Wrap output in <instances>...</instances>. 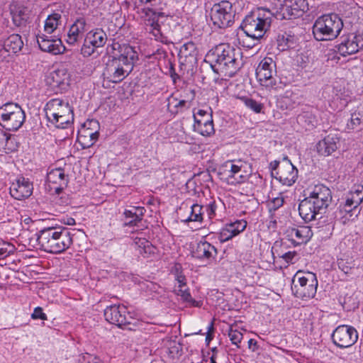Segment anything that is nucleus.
<instances>
[{
    "mask_svg": "<svg viewBox=\"0 0 363 363\" xmlns=\"http://www.w3.org/2000/svg\"><path fill=\"white\" fill-rule=\"evenodd\" d=\"M196 52L195 45L191 42L184 44L180 49V53L185 57L194 56Z\"/></svg>",
    "mask_w": 363,
    "mask_h": 363,
    "instance_id": "obj_48",
    "label": "nucleus"
},
{
    "mask_svg": "<svg viewBox=\"0 0 363 363\" xmlns=\"http://www.w3.org/2000/svg\"><path fill=\"white\" fill-rule=\"evenodd\" d=\"M248 347L252 352H255L258 350L257 342L254 339H250L248 341Z\"/></svg>",
    "mask_w": 363,
    "mask_h": 363,
    "instance_id": "obj_60",
    "label": "nucleus"
},
{
    "mask_svg": "<svg viewBox=\"0 0 363 363\" xmlns=\"http://www.w3.org/2000/svg\"><path fill=\"white\" fill-rule=\"evenodd\" d=\"M87 363H104L99 357H94L89 360Z\"/></svg>",
    "mask_w": 363,
    "mask_h": 363,
    "instance_id": "obj_61",
    "label": "nucleus"
},
{
    "mask_svg": "<svg viewBox=\"0 0 363 363\" xmlns=\"http://www.w3.org/2000/svg\"><path fill=\"white\" fill-rule=\"evenodd\" d=\"M69 179V174L65 168L51 169L47 173L46 182L50 190H53L57 194L67 186Z\"/></svg>",
    "mask_w": 363,
    "mask_h": 363,
    "instance_id": "obj_16",
    "label": "nucleus"
},
{
    "mask_svg": "<svg viewBox=\"0 0 363 363\" xmlns=\"http://www.w3.org/2000/svg\"><path fill=\"white\" fill-rule=\"evenodd\" d=\"M12 18L16 26H23L29 18L28 10L23 7H16L11 11Z\"/></svg>",
    "mask_w": 363,
    "mask_h": 363,
    "instance_id": "obj_39",
    "label": "nucleus"
},
{
    "mask_svg": "<svg viewBox=\"0 0 363 363\" xmlns=\"http://www.w3.org/2000/svg\"><path fill=\"white\" fill-rule=\"evenodd\" d=\"M70 74L67 69L62 67L52 72L48 78V82L54 88H58L61 91L66 90L69 85Z\"/></svg>",
    "mask_w": 363,
    "mask_h": 363,
    "instance_id": "obj_24",
    "label": "nucleus"
},
{
    "mask_svg": "<svg viewBox=\"0 0 363 363\" xmlns=\"http://www.w3.org/2000/svg\"><path fill=\"white\" fill-rule=\"evenodd\" d=\"M347 264L348 263L347 262L341 260L338 262V267L341 271H342L346 274H352L353 267L348 265Z\"/></svg>",
    "mask_w": 363,
    "mask_h": 363,
    "instance_id": "obj_56",
    "label": "nucleus"
},
{
    "mask_svg": "<svg viewBox=\"0 0 363 363\" xmlns=\"http://www.w3.org/2000/svg\"><path fill=\"white\" fill-rule=\"evenodd\" d=\"M272 174L283 185L290 186L298 178V169L287 158L281 162L274 161L270 163Z\"/></svg>",
    "mask_w": 363,
    "mask_h": 363,
    "instance_id": "obj_12",
    "label": "nucleus"
},
{
    "mask_svg": "<svg viewBox=\"0 0 363 363\" xmlns=\"http://www.w3.org/2000/svg\"><path fill=\"white\" fill-rule=\"evenodd\" d=\"M37 241L44 251L59 254L72 245L73 239L71 233L65 228H47L37 234Z\"/></svg>",
    "mask_w": 363,
    "mask_h": 363,
    "instance_id": "obj_3",
    "label": "nucleus"
},
{
    "mask_svg": "<svg viewBox=\"0 0 363 363\" xmlns=\"http://www.w3.org/2000/svg\"><path fill=\"white\" fill-rule=\"evenodd\" d=\"M189 213V215L188 216L182 218V222H197L201 223V222L203 221V211L202 206L197 203L193 204L190 208Z\"/></svg>",
    "mask_w": 363,
    "mask_h": 363,
    "instance_id": "obj_37",
    "label": "nucleus"
},
{
    "mask_svg": "<svg viewBox=\"0 0 363 363\" xmlns=\"http://www.w3.org/2000/svg\"><path fill=\"white\" fill-rule=\"evenodd\" d=\"M14 140L9 133L0 130V152L8 154L16 150Z\"/></svg>",
    "mask_w": 363,
    "mask_h": 363,
    "instance_id": "obj_35",
    "label": "nucleus"
},
{
    "mask_svg": "<svg viewBox=\"0 0 363 363\" xmlns=\"http://www.w3.org/2000/svg\"><path fill=\"white\" fill-rule=\"evenodd\" d=\"M187 101L184 99L178 100L177 97H175L174 95H172L168 99L167 106L169 109L174 108L175 110H172V111L178 112L179 111H182L184 108H186L187 106Z\"/></svg>",
    "mask_w": 363,
    "mask_h": 363,
    "instance_id": "obj_41",
    "label": "nucleus"
},
{
    "mask_svg": "<svg viewBox=\"0 0 363 363\" xmlns=\"http://www.w3.org/2000/svg\"><path fill=\"white\" fill-rule=\"evenodd\" d=\"M363 129V116L360 112L354 111L347 121L345 131L347 133L359 132Z\"/></svg>",
    "mask_w": 363,
    "mask_h": 363,
    "instance_id": "obj_27",
    "label": "nucleus"
},
{
    "mask_svg": "<svg viewBox=\"0 0 363 363\" xmlns=\"http://www.w3.org/2000/svg\"><path fill=\"white\" fill-rule=\"evenodd\" d=\"M317 286L318 280L314 273L298 271L294 277L291 289L296 297L308 299L315 295Z\"/></svg>",
    "mask_w": 363,
    "mask_h": 363,
    "instance_id": "obj_8",
    "label": "nucleus"
},
{
    "mask_svg": "<svg viewBox=\"0 0 363 363\" xmlns=\"http://www.w3.org/2000/svg\"><path fill=\"white\" fill-rule=\"evenodd\" d=\"M82 129H87L90 133L99 135L100 125L98 121L95 119L87 120L81 128Z\"/></svg>",
    "mask_w": 363,
    "mask_h": 363,
    "instance_id": "obj_45",
    "label": "nucleus"
},
{
    "mask_svg": "<svg viewBox=\"0 0 363 363\" xmlns=\"http://www.w3.org/2000/svg\"><path fill=\"white\" fill-rule=\"evenodd\" d=\"M33 184L28 179L22 176L16 177L11 184L9 192L11 196L16 200H23L28 198L33 194Z\"/></svg>",
    "mask_w": 363,
    "mask_h": 363,
    "instance_id": "obj_17",
    "label": "nucleus"
},
{
    "mask_svg": "<svg viewBox=\"0 0 363 363\" xmlns=\"http://www.w3.org/2000/svg\"><path fill=\"white\" fill-rule=\"evenodd\" d=\"M134 244L139 253L144 257H147L155 253V247L144 238H134Z\"/></svg>",
    "mask_w": 363,
    "mask_h": 363,
    "instance_id": "obj_36",
    "label": "nucleus"
},
{
    "mask_svg": "<svg viewBox=\"0 0 363 363\" xmlns=\"http://www.w3.org/2000/svg\"><path fill=\"white\" fill-rule=\"evenodd\" d=\"M3 46L7 52L15 54L22 49L23 42L21 35L12 34L4 40Z\"/></svg>",
    "mask_w": 363,
    "mask_h": 363,
    "instance_id": "obj_30",
    "label": "nucleus"
},
{
    "mask_svg": "<svg viewBox=\"0 0 363 363\" xmlns=\"http://www.w3.org/2000/svg\"><path fill=\"white\" fill-rule=\"evenodd\" d=\"M359 205L353 204V202L346 199L341 203L336 213V217L342 224H346L350 220H353L359 214Z\"/></svg>",
    "mask_w": 363,
    "mask_h": 363,
    "instance_id": "obj_22",
    "label": "nucleus"
},
{
    "mask_svg": "<svg viewBox=\"0 0 363 363\" xmlns=\"http://www.w3.org/2000/svg\"><path fill=\"white\" fill-rule=\"evenodd\" d=\"M240 100L250 110L255 113H260L263 108V105L261 103L257 102L252 98L247 96H242L240 98Z\"/></svg>",
    "mask_w": 363,
    "mask_h": 363,
    "instance_id": "obj_42",
    "label": "nucleus"
},
{
    "mask_svg": "<svg viewBox=\"0 0 363 363\" xmlns=\"http://www.w3.org/2000/svg\"><path fill=\"white\" fill-rule=\"evenodd\" d=\"M171 77H172L173 82L175 83L176 80L179 78V76L175 72H173L171 74Z\"/></svg>",
    "mask_w": 363,
    "mask_h": 363,
    "instance_id": "obj_64",
    "label": "nucleus"
},
{
    "mask_svg": "<svg viewBox=\"0 0 363 363\" xmlns=\"http://www.w3.org/2000/svg\"><path fill=\"white\" fill-rule=\"evenodd\" d=\"M207 216L210 220L213 219L216 213L217 204L215 201H211L208 205L205 207Z\"/></svg>",
    "mask_w": 363,
    "mask_h": 363,
    "instance_id": "obj_52",
    "label": "nucleus"
},
{
    "mask_svg": "<svg viewBox=\"0 0 363 363\" xmlns=\"http://www.w3.org/2000/svg\"><path fill=\"white\" fill-rule=\"evenodd\" d=\"M26 120V113L16 103H6L0 107V125L9 131L18 130Z\"/></svg>",
    "mask_w": 363,
    "mask_h": 363,
    "instance_id": "obj_9",
    "label": "nucleus"
},
{
    "mask_svg": "<svg viewBox=\"0 0 363 363\" xmlns=\"http://www.w3.org/2000/svg\"><path fill=\"white\" fill-rule=\"evenodd\" d=\"M45 111L48 120L57 128H65L74 121L72 108L66 99L55 98L50 100Z\"/></svg>",
    "mask_w": 363,
    "mask_h": 363,
    "instance_id": "obj_6",
    "label": "nucleus"
},
{
    "mask_svg": "<svg viewBox=\"0 0 363 363\" xmlns=\"http://www.w3.org/2000/svg\"><path fill=\"white\" fill-rule=\"evenodd\" d=\"M174 291L178 296L186 303H189L191 306L201 307L202 303L201 301H198L192 298L189 288L187 286H174Z\"/></svg>",
    "mask_w": 363,
    "mask_h": 363,
    "instance_id": "obj_38",
    "label": "nucleus"
},
{
    "mask_svg": "<svg viewBox=\"0 0 363 363\" xmlns=\"http://www.w3.org/2000/svg\"><path fill=\"white\" fill-rule=\"evenodd\" d=\"M146 30L151 34L155 40L161 43H167V38L157 21L149 20L146 23Z\"/></svg>",
    "mask_w": 363,
    "mask_h": 363,
    "instance_id": "obj_33",
    "label": "nucleus"
},
{
    "mask_svg": "<svg viewBox=\"0 0 363 363\" xmlns=\"http://www.w3.org/2000/svg\"><path fill=\"white\" fill-rule=\"evenodd\" d=\"M167 352L172 357L177 356L181 350V345L177 342L173 340H168L167 343Z\"/></svg>",
    "mask_w": 363,
    "mask_h": 363,
    "instance_id": "obj_47",
    "label": "nucleus"
},
{
    "mask_svg": "<svg viewBox=\"0 0 363 363\" xmlns=\"http://www.w3.org/2000/svg\"><path fill=\"white\" fill-rule=\"evenodd\" d=\"M286 238L294 245L308 242L313 236V231L309 226L291 228L286 232Z\"/></svg>",
    "mask_w": 363,
    "mask_h": 363,
    "instance_id": "obj_20",
    "label": "nucleus"
},
{
    "mask_svg": "<svg viewBox=\"0 0 363 363\" xmlns=\"http://www.w3.org/2000/svg\"><path fill=\"white\" fill-rule=\"evenodd\" d=\"M84 39L86 43L91 44L94 47L101 48L105 45L107 36L102 29L96 28L87 33Z\"/></svg>",
    "mask_w": 363,
    "mask_h": 363,
    "instance_id": "obj_28",
    "label": "nucleus"
},
{
    "mask_svg": "<svg viewBox=\"0 0 363 363\" xmlns=\"http://www.w3.org/2000/svg\"><path fill=\"white\" fill-rule=\"evenodd\" d=\"M346 104H347V101H346L345 100H342V99H340V105H337H337H335V108H342L345 107V106H346Z\"/></svg>",
    "mask_w": 363,
    "mask_h": 363,
    "instance_id": "obj_63",
    "label": "nucleus"
},
{
    "mask_svg": "<svg viewBox=\"0 0 363 363\" xmlns=\"http://www.w3.org/2000/svg\"><path fill=\"white\" fill-rule=\"evenodd\" d=\"M213 323H211V325L208 326V334L206 336V340H210L212 338L211 337L210 332L213 331Z\"/></svg>",
    "mask_w": 363,
    "mask_h": 363,
    "instance_id": "obj_62",
    "label": "nucleus"
},
{
    "mask_svg": "<svg viewBox=\"0 0 363 363\" xmlns=\"http://www.w3.org/2000/svg\"><path fill=\"white\" fill-rule=\"evenodd\" d=\"M174 279L176 281L175 286H182L186 285V279L185 276L180 272H179L177 267H176V273L174 274Z\"/></svg>",
    "mask_w": 363,
    "mask_h": 363,
    "instance_id": "obj_54",
    "label": "nucleus"
},
{
    "mask_svg": "<svg viewBox=\"0 0 363 363\" xmlns=\"http://www.w3.org/2000/svg\"><path fill=\"white\" fill-rule=\"evenodd\" d=\"M36 39L40 49L43 52L58 55L65 50L61 39L57 36L49 37L44 33H40L36 35Z\"/></svg>",
    "mask_w": 363,
    "mask_h": 363,
    "instance_id": "obj_18",
    "label": "nucleus"
},
{
    "mask_svg": "<svg viewBox=\"0 0 363 363\" xmlns=\"http://www.w3.org/2000/svg\"><path fill=\"white\" fill-rule=\"evenodd\" d=\"M212 55L214 60L211 66L213 70L220 75L232 77L242 65L241 51L229 45H218Z\"/></svg>",
    "mask_w": 363,
    "mask_h": 363,
    "instance_id": "obj_2",
    "label": "nucleus"
},
{
    "mask_svg": "<svg viewBox=\"0 0 363 363\" xmlns=\"http://www.w3.org/2000/svg\"><path fill=\"white\" fill-rule=\"evenodd\" d=\"M105 319L111 324L122 327L132 323L133 317L123 305H112L104 310Z\"/></svg>",
    "mask_w": 363,
    "mask_h": 363,
    "instance_id": "obj_14",
    "label": "nucleus"
},
{
    "mask_svg": "<svg viewBox=\"0 0 363 363\" xmlns=\"http://www.w3.org/2000/svg\"><path fill=\"white\" fill-rule=\"evenodd\" d=\"M332 201V192L325 185L318 184L308 189V196L298 206L300 216L305 222L315 220Z\"/></svg>",
    "mask_w": 363,
    "mask_h": 363,
    "instance_id": "obj_1",
    "label": "nucleus"
},
{
    "mask_svg": "<svg viewBox=\"0 0 363 363\" xmlns=\"http://www.w3.org/2000/svg\"><path fill=\"white\" fill-rule=\"evenodd\" d=\"M284 204V198L282 196H278L276 198H274L270 201L269 203V211H275L279 208L282 206Z\"/></svg>",
    "mask_w": 363,
    "mask_h": 363,
    "instance_id": "obj_50",
    "label": "nucleus"
},
{
    "mask_svg": "<svg viewBox=\"0 0 363 363\" xmlns=\"http://www.w3.org/2000/svg\"><path fill=\"white\" fill-rule=\"evenodd\" d=\"M346 199L352 201L353 204L359 206L363 201V185H354Z\"/></svg>",
    "mask_w": 363,
    "mask_h": 363,
    "instance_id": "obj_40",
    "label": "nucleus"
},
{
    "mask_svg": "<svg viewBox=\"0 0 363 363\" xmlns=\"http://www.w3.org/2000/svg\"><path fill=\"white\" fill-rule=\"evenodd\" d=\"M280 257L288 264H294L301 258L299 254L294 250L285 252Z\"/></svg>",
    "mask_w": 363,
    "mask_h": 363,
    "instance_id": "obj_46",
    "label": "nucleus"
},
{
    "mask_svg": "<svg viewBox=\"0 0 363 363\" xmlns=\"http://www.w3.org/2000/svg\"><path fill=\"white\" fill-rule=\"evenodd\" d=\"M235 13L232 3L225 0L213 5L210 18L214 26L225 28L233 24Z\"/></svg>",
    "mask_w": 363,
    "mask_h": 363,
    "instance_id": "obj_10",
    "label": "nucleus"
},
{
    "mask_svg": "<svg viewBox=\"0 0 363 363\" xmlns=\"http://www.w3.org/2000/svg\"><path fill=\"white\" fill-rule=\"evenodd\" d=\"M333 342L339 348H348L354 345L358 340L357 330L348 325L337 326L331 335Z\"/></svg>",
    "mask_w": 363,
    "mask_h": 363,
    "instance_id": "obj_13",
    "label": "nucleus"
},
{
    "mask_svg": "<svg viewBox=\"0 0 363 363\" xmlns=\"http://www.w3.org/2000/svg\"><path fill=\"white\" fill-rule=\"evenodd\" d=\"M31 318L33 320H47L48 317L47 315L43 313V308L41 307H36L34 308L33 313L31 314Z\"/></svg>",
    "mask_w": 363,
    "mask_h": 363,
    "instance_id": "obj_55",
    "label": "nucleus"
},
{
    "mask_svg": "<svg viewBox=\"0 0 363 363\" xmlns=\"http://www.w3.org/2000/svg\"><path fill=\"white\" fill-rule=\"evenodd\" d=\"M145 210L143 207L133 206L130 209L124 211L125 217H134V219L130 221H125V226H137L138 223L141 222L143 217L145 214Z\"/></svg>",
    "mask_w": 363,
    "mask_h": 363,
    "instance_id": "obj_32",
    "label": "nucleus"
},
{
    "mask_svg": "<svg viewBox=\"0 0 363 363\" xmlns=\"http://www.w3.org/2000/svg\"><path fill=\"white\" fill-rule=\"evenodd\" d=\"M16 248L9 242L0 240V259L7 257L13 253Z\"/></svg>",
    "mask_w": 363,
    "mask_h": 363,
    "instance_id": "obj_43",
    "label": "nucleus"
},
{
    "mask_svg": "<svg viewBox=\"0 0 363 363\" xmlns=\"http://www.w3.org/2000/svg\"><path fill=\"white\" fill-rule=\"evenodd\" d=\"M131 70L123 62L113 58L106 63L103 75L108 82L118 83L128 76Z\"/></svg>",
    "mask_w": 363,
    "mask_h": 363,
    "instance_id": "obj_15",
    "label": "nucleus"
},
{
    "mask_svg": "<svg viewBox=\"0 0 363 363\" xmlns=\"http://www.w3.org/2000/svg\"><path fill=\"white\" fill-rule=\"evenodd\" d=\"M251 173L250 165L242 160L226 161L218 171L220 179L230 185L244 183Z\"/></svg>",
    "mask_w": 363,
    "mask_h": 363,
    "instance_id": "obj_7",
    "label": "nucleus"
},
{
    "mask_svg": "<svg viewBox=\"0 0 363 363\" xmlns=\"http://www.w3.org/2000/svg\"><path fill=\"white\" fill-rule=\"evenodd\" d=\"M246 227L247 222L244 220L226 223L220 231L219 239L221 242L228 241L244 231Z\"/></svg>",
    "mask_w": 363,
    "mask_h": 363,
    "instance_id": "obj_23",
    "label": "nucleus"
},
{
    "mask_svg": "<svg viewBox=\"0 0 363 363\" xmlns=\"http://www.w3.org/2000/svg\"><path fill=\"white\" fill-rule=\"evenodd\" d=\"M99 135L90 133L87 129H80L78 133L77 141L83 149L91 147L98 140Z\"/></svg>",
    "mask_w": 363,
    "mask_h": 363,
    "instance_id": "obj_31",
    "label": "nucleus"
},
{
    "mask_svg": "<svg viewBox=\"0 0 363 363\" xmlns=\"http://www.w3.org/2000/svg\"><path fill=\"white\" fill-rule=\"evenodd\" d=\"M216 254V247L206 241L199 242L194 252V256L199 259H210Z\"/></svg>",
    "mask_w": 363,
    "mask_h": 363,
    "instance_id": "obj_29",
    "label": "nucleus"
},
{
    "mask_svg": "<svg viewBox=\"0 0 363 363\" xmlns=\"http://www.w3.org/2000/svg\"><path fill=\"white\" fill-rule=\"evenodd\" d=\"M87 30L86 23L84 18H77L69 27L67 32L66 42L69 45H75L82 39L84 33Z\"/></svg>",
    "mask_w": 363,
    "mask_h": 363,
    "instance_id": "obj_25",
    "label": "nucleus"
},
{
    "mask_svg": "<svg viewBox=\"0 0 363 363\" xmlns=\"http://www.w3.org/2000/svg\"><path fill=\"white\" fill-rule=\"evenodd\" d=\"M340 143L339 135L336 133H330L317 143L315 145L316 151L319 155L328 157L339 148Z\"/></svg>",
    "mask_w": 363,
    "mask_h": 363,
    "instance_id": "obj_19",
    "label": "nucleus"
},
{
    "mask_svg": "<svg viewBox=\"0 0 363 363\" xmlns=\"http://www.w3.org/2000/svg\"><path fill=\"white\" fill-rule=\"evenodd\" d=\"M362 46L360 36L350 35L342 40L337 49L340 55L346 57L357 53Z\"/></svg>",
    "mask_w": 363,
    "mask_h": 363,
    "instance_id": "obj_21",
    "label": "nucleus"
},
{
    "mask_svg": "<svg viewBox=\"0 0 363 363\" xmlns=\"http://www.w3.org/2000/svg\"><path fill=\"white\" fill-rule=\"evenodd\" d=\"M115 59L132 69L134 62L138 60V53L131 46L123 45L121 48V55Z\"/></svg>",
    "mask_w": 363,
    "mask_h": 363,
    "instance_id": "obj_26",
    "label": "nucleus"
},
{
    "mask_svg": "<svg viewBox=\"0 0 363 363\" xmlns=\"http://www.w3.org/2000/svg\"><path fill=\"white\" fill-rule=\"evenodd\" d=\"M194 130L203 136H210L211 135L213 134L215 131L213 125H207L201 126L197 125V129Z\"/></svg>",
    "mask_w": 363,
    "mask_h": 363,
    "instance_id": "obj_49",
    "label": "nucleus"
},
{
    "mask_svg": "<svg viewBox=\"0 0 363 363\" xmlns=\"http://www.w3.org/2000/svg\"><path fill=\"white\" fill-rule=\"evenodd\" d=\"M294 3H296L298 6L297 8H294L292 10L296 12L299 11H304L306 7V1L305 0H293Z\"/></svg>",
    "mask_w": 363,
    "mask_h": 363,
    "instance_id": "obj_58",
    "label": "nucleus"
},
{
    "mask_svg": "<svg viewBox=\"0 0 363 363\" xmlns=\"http://www.w3.org/2000/svg\"><path fill=\"white\" fill-rule=\"evenodd\" d=\"M62 23V15L54 13L48 16L44 23V31L47 34L55 33Z\"/></svg>",
    "mask_w": 363,
    "mask_h": 363,
    "instance_id": "obj_34",
    "label": "nucleus"
},
{
    "mask_svg": "<svg viewBox=\"0 0 363 363\" xmlns=\"http://www.w3.org/2000/svg\"><path fill=\"white\" fill-rule=\"evenodd\" d=\"M62 223L67 225H74L76 224L75 220L72 217L65 216L61 220Z\"/></svg>",
    "mask_w": 363,
    "mask_h": 363,
    "instance_id": "obj_59",
    "label": "nucleus"
},
{
    "mask_svg": "<svg viewBox=\"0 0 363 363\" xmlns=\"http://www.w3.org/2000/svg\"><path fill=\"white\" fill-rule=\"evenodd\" d=\"M96 48L97 47H94L91 44L86 43V40L84 39L81 52L84 57H89L94 52Z\"/></svg>",
    "mask_w": 363,
    "mask_h": 363,
    "instance_id": "obj_51",
    "label": "nucleus"
},
{
    "mask_svg": "<svg viewBox=\"0 0 363 363\" xmlns=\"http://www.w3.org/2000/svg\"><path fill=\"white\" fill-rule=\"evenodd\" d=\"M273 17L274 14L270 10L259 8L245 18L242 29L247 37L258 40L269 28Z\"/></svg>",
    "mask_w": 363,
    "mask_h": 363,
    "instance_id": "obj_4",
    "label": "nucleus"
},
{
    "mask_svg": "<svg viewBox=\"0 0 363 363\" xmlns=\"http://www.w3.org/2000/svg\"><path fill=\"white\" fill-rule=\"evenodd\" d=\"M207 125H213L211 115H206L204 118L196 119V121H194V129H197V125L201 126Z\"/></svg>",
    "mask_w": 363,
    "mask_h": 363,
    "instance_id": "obj_53",
    "label": "nucleus"
},
{
    "mask_svg": "<svg viewBox=\"0 0 363 363\" xmlns=\"http://www.w3.org/2000/svg\"><path fill=\"white\" fill-rule=\"evenodd\" d=\"M206 115H211V113L203 109H198L197 111L194 112V121H196V119L200 118V116H203L205 118Z\"/></svg>",
    "mask_w": 363,
    "mask_h": 363,
    "instance_id": "obj_57",
    "label": "nucleus"
},
{
    "mask_svg": "<svg viewBox=\"0 0 363 363\" xmlns=\"http://www.w3.org/2000/svg\"><path fill=\"white\" fill-rule=\"evenodd\" d=\"M228 337L232 344L239 347L238 345L241 342L243 337L242 333L233 327H230L228 331Z\"/></svg>",
    "mask_w": 363,
    "mask_h": 363,
    "instance_id": "obj_44",
    "label": "nucleus"
},
{
    "mask_svg": "<svg viewBox=\"0 0 363 363\" xmlns=\"http://www.w3.org/2000/svg\"><path fill=\"white\" fill-rule=\"evenodd\" d=\"M343 28L342 18L337 14H325L318 17L313 26V34L318 41L333 40Z\"/></svg>",
    "mask_w": 363,
    "mask_h": 363,
    "instance_id": "obj_5",
    "label": "nucleus"
},
{
    "mask_svg": "<svg viewBox=\"0 0 363 363\" xmlns=\"http://www.w3.org/2000/svg\"><path fill=\"white\" fill-rule=\"evenodd\" d=\"M276 63L272 57H266L258 64L256 68V77L260 85L268 90L276 89L277 80Z\"/></svg>",
    "mask_w": 363,
    "mask_h": 363,
    "instance_id": "obj_11",
    "label": "nucleus"
}]
</instances>
